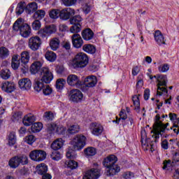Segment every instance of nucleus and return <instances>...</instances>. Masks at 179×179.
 Returning <instances> with one entry per match:
<instances>
[{
    "mask_svg": "<svg viewBox=\"0 0 179 179\" xmlns=\"http://www.w3.org/2000/svg\"><path fill=\"white\" fill-rule=\"evenodd\" d=\"M86 136L82 134L76 135L71 141L70 145L72 146V149L68 148L66 156L67 159H76V154L75 151H80L86 146Z\"/></svg>",
    "mask_w": 179,
    "mask_h": 179,
    "instance_id": "f257e3e1",
    "label": "nucleus"
},
{
    "mask_svg": "<svg viewBox=\"0 0 179 179\" xmlns=\"http://www.w3.org/2000/svg\"><path fill=\"white\" fill-rule=\"evenodd\" d=\"M13 30L15 31H19L20 36L24 38H27L31 34V28L30 25L24 22L23 18H18L13 26Z\"/></svg>",
    "mask_w": 179,
    "mask_h": 179,
    "instance_id": "f03ea898",
    "label": "nucleus"
},
{
    "mask_svg": "<svg viewBox=\"0 0 179 179\" xmlns=\"http://www.w3.org/2000/svg\"><path fill=\"white\" fill-rule=\"evenodd\" d=\"M89 64V57L86 53L79 52L74 58L69 62V66L78 69V68H85Z\"/></svg>",
    "mask_w": 179,
    "mask_h": 179,
    "instance_id": "7ed1b4c3",
    "label": "nucleus"
},
{
    "mask_svg": "<svg viewBox=\"0 0 179 179\" xmlns=\"http://www.w3.org/2000/svg\"><path fill=\"white\" fill-rule=\"evenodd\" d=\"M155 120L156 122L153 125V129L151 132L153 134V138H155V139H159V138H160V136H162V135H163V134L166 132V128H167V125H169V123L164 124L162 122H160L159 115H157L155 116Z\"/></svg>",
    "mask_w": 179,
    "mask_h": 179,
    "instance_id": "20e7f679",
    "label": "nucleus"
},
{
    "mask_svg": "<svg viewBox=\"0 0 179 179\" xmlns=\"http://www.w3.org/2000/svg\"><path fill=\"white\" fill-rule=\"evenodd\" d=\"M20 164L22 166H26V164H29V157H27V155H15L8 160V166L10 169L15 170L17 169Z\"/></svg>",
    "mask_w": 179,
    "mask_h": 179,
    "instance_id": "39448f33",
    "label": "nucleus"
},
{
    "mask_svg": "<svg viewBox=\"0 0 179 179\" xmlns=\"http://www.w3.org/2000/svg\"><path fill=\"white\" fill-rule=\"evenodd\" d=\"M157 95L163 96V94H167V89L166 88V85H167V78L164 76H159L157 78Z\"/></svg>",
    "mask_w": 179,
    "mask_h": 179,
    "instance_id": "423d86ee",
    "label": "nucleus"
},
{
    "mask_svg": "<svg viewBox=\"0 0 179 179\" xmlns=\"http://www.w3.org/2000/svg\"><path fill=\"white\" fill-rule=\"evenodd\" d=\"M29 157L34 162H43L47 158V152L41 150H34L30 152Z\"/></svg>",
    "mask_w": 179,
    "mask_h": 179,
    "instance_id": "0eeeda50",
    "label": "nucleus"
},
{
    "mask_svg": "<svg viewBox=\"0 0 179 179\" xmlns=\"http://www.w3.org/2000/svg\"><path fill=\"white\" fill-rule=\"evenodd\" d=\"M43 83H46V85H48L52 82L54 79V74L51 71H50V69L48 67H43L41 69V78H40Z\"/></svg>",
    "mask_w": 179,
    "mask_h": 179,
    "instance_id": "6e6552de",
    "label": "nucleus"
},
{
    "mask_svg": "<svg viewBox=\"0 0 179 179\" xmlns=\"http://www.w3.org/2000/svg\"><path fill=\"white\" fill-rule=\"evenodd\" d=\"M43 42L41 38L38 36L31 37L28 41V47L31 51H37L41 47Z\"/></svg>",
    "mask_w": 179,
    "mask_h": 179,
    "instance_id": "1a4fd4ad",
    "label": "nucleus"
},
{
    "mask_svg": "<svg viewBox=\"0 0 179 179\" xmlns=\"http://www.w3.org/2000/svg\"><path fill=\"white\" fill-rule=\"evenodd\" d=\"M90 129L91 131V134L95 136H100V135L103 134V131H104L103 126L97 122L91 123L90 125Z\"/></svg>",
    "mask_w": 179,
    "mask_h": 179,
    "instance_id": "9d476101",
    "label": "nucleus"
},
{
    "mask_svg": "<svg viewBox=\"0 0 179 179\" xmlns=\"http://www.w3.org/2000/svg\"><path fill=\"white\" fill-rule=\"evenodd\" d=\"M1 89L5 93H13L16 90V84L12 81H5L1 84Z\"/></svg>",
    "mask_w": 179,
    "mask_h": 179,
    "instance_id": "9b49d317",
    "label": "nucleus"
},
{
    "mask_svg": "<svg viewBox=\"0 0 179 179\" xmlns=\"http://www.w3.org/2000/svg\"><path fill=\"white\" fill-rule=\"evenodd\" d=\"M83 99V94L79 90H71L70 91V101L74 103H79Z\"/></svg>",
    "mask_w": 179,
    "mask_h": 179,
    "instance_id": "f8f14e48",
    "label": "nucleus"
},
{
    "mask_svg": "<svg viewBox=\"0 0 179 179\" xmlns=\"http://www.w3.org/2000/svg\"><path fill=\"white\" fill-rule=\"evenodd\" d=\"M66 82L69 86L79 87L80 85V79L75 74H70L67 76Z\"/></svg>",
    "mask_w": 179,
    "mask_h": 179,
    "instance_id": "ddd939ff",
    "label": "nucleus"
},
{
    "mask_svg": "<svg viewBox=\"0 0 179 179\" xmlns=\"http://www.w3.org/2000/svg\"><path fill=\"white\" fill-rule=\"evenodd\" d=\"M99 177H100V170L97 169H92L85 173L83 179H98Z\"/></svg>",
    "mask_w": 179,
    "mask_h": 179,
    "instance_id": "4468645a",
    "label": "nucleus"
},
{
    "mask_svg": "<svg viewBox=\"0 0 179 179\" xmlns=\"http://www.w3.org/2000/svg\"><path fill=\"white\" fill-rule=\"evenodd\" d=\"M18 86L21 90H30L31 89V80L29 78H22L19 80Z\"/></svg>",
    "mask_w": 179,
    "mask_h": 179,
    "instance_id": "2eb2a0df",
    "label": "nucleus"
},
{
    "mask_svg": "<svg viewBox=\"0 0 179 179\" xmlns=\"http://www.w3.org/2000/svg\"><path fill=\"white\" fill-rule=\"evenodd\" d=\"M73 15H75V10L67 8L60 10L59 17L63 20H68V19H69L71 16H73Z\"/></svg>",
    "mask_w": 179,
    "mask_h": 179,
    "instance_id": "dca6fc26",
    "label": "nucleus"
},
{
    "mask_svg": "<svg viewBox=\"0 0 179 179\" xmlns=\"http://www.w3.org/2000/svg\"><path fill=\"white\" fill-rule=\"evenodd\" d=\"M71 41L73 46L75 48H80L82 45H83V39L82 38V36H80L78 34H74L71 36Z\"/></svg>",
    "mask_w": 179,
    "mask_h": 179,
    "instance_id": "f3484780",
    "label": "nucleus"
},
{
    "mask_svg": "<svg viewBox=\"0 0 179 179\" xmlns=\"http://www.w3.org/2000/svg\"><path fill=\"white\" fill-rule=\"evenodd\" d=\"M169 118L172 122H173V128H171L173 129V132L175 134H177L178 135L179 134V117H177V114L171 113H169Z\"/></svg>",
    "mask_w": 179,
    "mask_h": 179,
    "instance_id": "a211bd4d",
    "label": "nucleus"
},
{
    "mask_svg": "<svg viewBox=\"0 0 179 179\" xmlns=\"http://www.w3.org/2000/svg\"><path fill=\"white\" fill-rule=\"evenodd\" d=\"M84 85L85 87H94L97 85V77L95 76H90L85 78Z\"/></svg>",
    "mask_w": 179,
    "mask_h": 179,
    "instance_id": "6ab92c4d",
    "label": "nucleus"
},
{
    "mask_svg": "<svg viewBox=\"0 0 179 179\" xmlns=\"http://www.w3.org/2000/svg\"><path fill=\"white\" fill-rule=\"evenodd\" d=\"M155 41L158 44V45H163V44H166V38H164V35L162 34V31L159 30H157L153 34Z\"/></svg>",
    "mask_w": 179,
    "mask_h": 179,
    "instance_id": "aec40b11",
    "label": "nucleus"
},
{
    "mask_svg": "<svg viewBox=\"0 0 179 179\" xmlns=\"http://www.w3.org/2000/svg\"><path fill=\"white\" fill-rule=\"evenodd\" d=\"M118 159H117V157L114 155H109L106 158L103 159V166L104 167H106L108 169V167L115 164L117 163V161Z\"/></svg>",
    "mask_w": 179,
    "mask_h": 179,
    "instance_id": "412c9836",
    "label": "nucleus"
},
{
    "mask_svg": "<svg viewBox=\"0 0 179 179\" xmlns=\"http://www.w3.org/2000/svg\"><path fill=\"white\" fill-rule=\"evenodd\" d=\"M64 145H65V140L59 138L55 140L52 143L50 147L53 150H59V149H62V148H64Z\"/></svg>",
    "mask_w": 179,
    "mask_h": 179,
    "instance_id": "4be33fe9",
    "label": "nucleus"
},
{
    "mask_svg": "<svg viewBox=\"0 0 179 179\" xmlns=\"http://www.w3.org/2000/svg\"><path fill=\"white\" fill-rule=\"evenodd\" d=\"M48 171V166L44 163H41L36 166V173L39 176H43Z\"/></svg>",
    "mask_w": 179,
    "mask_h": 179,
    "instance_id": "5701e85b",
    "label": "nucleus"
},
{
    "mask_svg": "<svg viewBox=\"0 0 179 179\" xmlns=\"http://www.w3.org/2000/svg\"><path fill=\"white\" fill-rule=\"evenodd\" d=\"M61 44V41L58 38H52L49 41V47L52 51H57L59 48V45Z\"/></svg>",
    "mask_w": 179,
    "mask_h": 179,
    "instance_id": "b1692460",
    "label": "nucleus"
},
{
    "mask_svg": "<svg viewBox=\"0 0 179 179\" xmlns=\"http://www.w3.org/2000/svg\"><path fill=\"white\" fill-rule=\"evenodd\" d=\"M44 86H45V85H44V82H43L39 78L34 80V89L35 92L40 93V92H42L44 88Z\"/></svg>",
    "mask_w": 179,
    "mask_h": 179,
    "instance_id": "393cba45",
    "label": "nucleus"
},
{
    "mask_svg": "<svg viewBox=\"0 0 179 179\" xmlns=\"http://www.w3.org/2000/svg\"><path fill=\"white\" fill-rule=\"evenodd\" d=\"M57 31V27L54 24L45 27L43 29L41 30V33L44 34V36H50Z\"/></svg>",
    "mask_w": 179,
    "mask_h": 179,
    "instance_id": "a878e982",
    "label": "nucleus"
},
{
    "mask_svg": "<svg viewBox=\"0 0 179 179\" xmlns=\"http://www.w3.org/2000/svg\"><path fill=\"white\" fill-rule=\"evenodd\" d=\"M36 121V117L31 114H28L22 119V122L25 127H30Z\"/></svg>",
    "mask_w": 179,
    "mask_h": 179,
    "instance_id": "bb28decb",
    "label": "nucleus"
},
{
    "mask_svg": "<svg viewBox=\"0 0 179 179\" xmlns=\"http://www.w3.org/2000/svg\"><path fill=\"white\" fill-rule=\"evenodd\" d=\"M19 66H20V58L19 57V55H14L11 59V68H13L14 71H16L17 69H19Z\"/></svg>",
    "mask_w": 179,
    "mask_h": 179,
    "instance_id": "cd10ccee",
    "label": "nucleus"
},
{
    "mask_svg": "<svg viewBox=\"0 0 179 179\" xmlns=\"http://www.w3.org/2000/svg\"><path fill=\"white\" fill-rule=\"evenodd\" d=\"M106 174L107 176H115L116 173H120V168L118 165L114 164L111 165L110 167L106 168Z\"/></svg>",
    "mask_w": 179,
    "mask_h": 179,
    "instance_id": "c85d7f7f",
    "label": "nucleus"
},
{
    "mask_svg": "<svg viewBox=\"0 0 179 179\" xmlns=\"http://www.w3.org/2000/svg\"><path fill=\"white\" fill-rule=\"evenodd\" d=\"M94 36V33H93V31H92L90 29H86L82 32V37L86 41H90V40H92Z\"/></svg>",
    "mask_w": 179,
    "mask_h": 179,
    "instance_id": "c756f323",
    "label": "nucleus"
},
{
    "mask_svg": "<svg viewBox=\"0 0 179 179\" xmlns=\"http://www.w3.org/2000/svg\"><path fill=\"white\" fill-rule=\"evenodd\" d=\"M41 66H43V64L40 62H34L30 67V72L32 74H36L41 69Z\"/></svg>",
    "mask_w": 179,
    "mask_h": 179,
    "instance_id": "7c9ffc66",
    "label": "nucleus"
},
{
    "mask_svg": "<svg viewBox=\"0 0 179 179\" xmlns=\"http://www.w3.org/2000/svg\"><path fill=\"white\" fill-rule=\"evenodd\" d=\"M20 55V61L22 64L24 65L29 64V62L30 61V53L27 51H24Z\"/></svg>",
    "mask_w": 179,
    "mask_h": 179,
    "instance_id": "2f4dec72",
    "label": "nucleus"
},
{
    "mask_svg": "<svg viewBox=\"0 0 179 179\" xmlns=\"http://www.w3.org/2000/svg\"><path fill=\"white\" fill-rule=\"evenodd\" d=\"M79 164L75 160H69L64 162V166L71 170H75L78 169Z\"/></svg>",
    "mask_w": 179,
    "mask_h": 179,
    "instance_id": "473e14b6",
    "label": "nucleus"
},
{
    "mask_svg": "<svg viewBox=\"0 0 179 179\" xmlns=\"http://www.w3.org/2000/svg\"><path fill=\"white\" fill-rule=\"evenodd\" d=\"M8 145L10 146H14L16 144V133L12 131L7 137Z\"/></svg>",
    "mask_w": 179,
    "mask_h": 179,
    "instance_id": "72a5a7b5",
    "label": "nucleus"
},
{
    "mask_svg": "<svg viewBox=\"0 0 179 179\" xmlns=\"http://www.w3.org/2000/svg\"><path fill=\"white\" fill-rule=\"evenodd\" d=\"M83 50L87 54H94L96 52V47L92 44H85L83 46Z\"/></svg>",
    "mask_w": 179,
    "mask_h": 179,
    "instance_id": "f704fd0d",
    "label": "nucleus"
},
{
    "mask_svg": "<svg viewBox=\"0 0 179 179\" xmlns=\"http://www.w3.org/2000/svg\"><path fill=\"white\" fill-rule=\"evenodd\" d=\"M43 129V123L41 122H35L31 127V131L33 134H37Z\"/></svg>",
    "mask_w": 179,
    "mask_h": 179,
    "instance_id": "c9c22d12",
    "label": "nucleus"
},
{
    "mask_svg": "<svg viewBox=\"0 0 179 179\" xmlns=\"http://www.w3.org/2000/svg\"><path fill=\"white\" fill-rule=\"evenodd\" d=\"M36 9H38V6H37V3L36 2L29 3L25 8V10L27 13L36 12Z\"/></svg>",
    "mask_w": 179,
    "mask_h": 179,
    "instance_id": "e433bc0d",
    "label": "nucleus"
},
{
    "mask_svg": "<svg viewBox=\"0 0 179 179\" xmlns=\"http://www.w3.org/2000/svg\"><path fill=\"white\" fill-rule=\"evenodd\" d=\"M45 57L47 61H49L50 62H54V61L57 59V54L52 51L48 50L45 54Z\"/></svg>",
    "mask_w": 179,
    "mask_h": 179,
    "instance_id": "4c0bfd02",
    "label": "nucleus"
},
{
    "mask_svg": "<svg viewBox=\"0 0 179 179\" xmlns=\"http://www.w3.org/2000/svg\"><path fill=\"white\" fill-rule=\"evenodd\" d=\"M80 131V127L78 124H72L71 125L69 129H67V131L71 134V135H73L75 134H78Z\"/></svg>",
    "mask_w": 179,
    "mask_h": 179,
    "instance_id": "58836bf2",
    "label": "nucleus"
},
{
    "mask_svg": "<svg viewBox=\"0 0 179 179\" xmlns=\"http://www.w3.org/2000/svg\"><path fill=\"white\" fill-rule=\"evenodd\" d=\"M84 153L85 156L90 157V156H94L97 153V150L94 148L89 147L84 150Z\"/></svg>",
    "mask_w": 179,
    "mask_h": 179,
    "instance_id": "ea45409f",
    "label": "nucleus"
},
{
    "mask_svg": "<svg viewBox=\"0 0 179 179\" xmlns=\"http://www.w3.org/2000/svg\"><path fill=\"white\" fill-rule=\"evenodd\" d=\"M53 92L54 90H52V87L48 85H45L42 89V93L44 96H51V94L53 93Z\"/></svg>",
    "mask_w": 179,
    "mask_h": 179,
    "instance_id": "a19ab883",
    "label": "nucleus"
},
{
    "mask_svg": "<svg viewBox=\"0 0 179 179\" xmlns=\"http://www.w3.org/2000/svg\"><path fill=\"white\" fill-rule=\"evenodd\" d=\"M45 17V11L44 10H38L34 14V19L36 20H41Z\"/></svg>",
    "mask_w": 179,
    "mask_h": 179,
    "instance_id": "79ce46f5",
    "label": "nucleus"
},
{
    "mask_svg": "<svg viewBox=\"0 0 179 179\" xmlns=\"http://www.w3.org/2000/svg\"><path fill=\"white\" fill-rule=\"evenodd\" d=\"M66 83V80L64 78H58L56 80V89H57V90H62V89H64L65 85Z\"/></svg>",
    "mask_w": 179,
    "mask_h": 179,
    "instance_id": "37998d69",
    "label": "nucleus"
},
{
    "mask_svg": "<svg viewBox=\"0 0 179 179\" xmlns=\"http://www.w3.org/2000/svg\"><path fill=\"white\" fill-rule=\"evenodd\" d=\"M37 141V138L33 134L28 135L24 138V142L28 145H33Z\"/></svg>",
    "mask_w": 179,
    "mask_h": 179,
    "instance_id": "c03bdc74",
    "label": "nucleus"
},
{
    "mask_svg": "<svg viewBox=\"0 0 179 179\" xmlns=\"http://www.w3.org/2000/svg\"><path fill=\"white\" fill-rule=\"evenodd\" d=\"M81 22L82 17H80V15H76L70 20L71 24H77L78 26H82Z\"/></svg>",
    "mask_w": 179,
    "mask_h": 179,
    "instance_id": "a18cd8bd",
    "label": "nucleus"
},
{
    "mask_svg": "<svg viewBox=\"0 0 179 179\" xmlns=\"http://www.w3.org/2000/svg\"><path fill=\"white\" fill-rule=\"evenodd\" d=\"M134 108L136 111H139L141 102L139 101V95H134L132 98Z\"/></svg>",
    "mask_w": 179,
    "mask_h": 179,
    "instance_id": "49530a36",
    "label": "nucleus"
},
{
    "mask_svg": "<svg viewBox=\"0 0 179 179\" xmlns=\"http://www.w3.org/2000/svg\"><path fill=\"white\" fill-rule=\"evenodd\" d=\"M43 118L45 121H52L55 118V113L52 111L45 112Z\"/></svg>",
    "mask_w": 179,
    "mask_h": 179,
    "instance_id": "de8ad7c7",
    "label": "nucleus"
},
{
    "mask_svg": "<svg viewBox=\"0 0 179 179\" xmlns=\"http://www.w3.org/2000/svg\"><path fill=\"white\" fill-rule=\"evenodd\" d=\"M9 57V50L5 47L0 48V58L3 59Z\"/></svg>",
    "mask_w": 179,
    "mask_h": 179,
    "instance_id": "09e8293b",
    "label": "nucleus"
},
{
    "mask_svg": "<svg viewBox=\"0 0 179 179\" xmlns=\"http://www.w3.org/2000/svg\"><path fill=\"white\" fill-rule=\"evenodd\" d=\"M60 15V10L59 9H52L49 12V16L51 19H58Z\"/></svg>",
    "mask_w": 179,
    "mask_h": 179,
    "instance_id": "8fccbe9b",
    "label": "nucleus"
},
{
    "mask_svg": "<svg viewBox=\"0 0 179 179\" xmlns=\"http://www.w3.org/2000/svg\"><path fill=\"white\" fill-rule=\"evenodd\" d=\"M26 4L23 2H20L17 4L15 12L17 15H22L24 12V8Z\"/></svg>",
    "mask_w": 179,
    "mask_h": 179,
    "instance_id": "3c124183",
    "label": "nucleus"
},
{
    "mask_svg": "<svg viewBox=\"0 0 179 179\" xmlns=\"http://www.w3.org/2000/svg\"><path fill=\"white\" fill-rule=\"evenodd\" d=\"M51 158L52 160L58 162V160H61V159H62V154L57 150H55L52 152Z\"/></svg>",
    "mask_w": 179,
    "mask_h": 179,
    "instance_id": "603ef678",
    "label": "nucleus"
},
{
    "mask_svg": "<svg viewBox=\"0 0 179 179\" xmlns=\"http://www.w3.org/2000/svg\"><path fill=\"white\" fill-rule=\"evenodd\" d=\"M80 30H82V25L73 24L70 28V33L78 34V33H80Z\"/></svg>",
    "mask_w": 179,
    "mask_h": 179,
    "instance_id": "864d4df0",
    "label": "nucleus"
},
{
    "mask_svg": "<svg viewBox=\"0 0 179 179\" xmlns=\"http://www.w3.org/2000/svg\"><path fill=\"white\" fill-rule=\"evenodd\" d=\"M0 75L2 79H9L10 78V71L9 69L2 70Z\"/></svg>",
    "mask_w": 179,
    "mask_h": 179,
    "instance_id": "5fc2aeb1",
    "label": "nucleus"
},
{
    "mask_svg": "<svg viewBox=\"0 0 179 179\" xmlns=\"http://www.w3.org/2000/svg\"><path fill=\"white\" fill-rule=\"evenodd\" d=\"M48 131L50 134H56L57 132V125L55 123H52L48 124Z\"/></svg>",
    "mask_w": 179,
    "mask_h": 179,
    "instance_id": "6e6d98bb",
    "label": "nucleus"
},
{
    "mask_svg": "<svg viewBox=\"0 0 179 179\" xmlns=\"http://www.w3.org/2000/svg\"><path fill=\"white\" fill-rule=\"evenodd\" d=\"M120 118H119L117 120H113V122H116V124H120V120H127V113H125V110L123 109L120 111Z\"/></svg>",
    "mask_w": 179,
    "mask_h": 179,
    "instance_id": "4d7b16f0",
    "label": "nucleus"
},
{
    "mask_svg": "<svg viewBox=\"0 0 179 179\" xmlns=\"http://www.w3.org/2000/svg\"><path fill=\"white\" fill-rule=\"evenodd\" d=\"M41 28V22L39 20H36L32 22V29L34 30H40Z\"/></svg>",
    "mask_w": 179,
    "mask_h": 179,
    "instance_id": "13d9d810",
    "label": "nucleus"
},
{
    "mask_svg": "<svg viewBox=\"0 0 179 179\" xmlns=\"http://www.w3.org/2000/svg\"><path fill=\"white\" fill-rule=\"evenodd\" d=\"M169 69H170V66L167 64H161L159 67H158V70L159 72H167V71H169Z\"/></svg>",
    "mask_w": 179,
    "mask_h": 179,
    "instance_id": "bf43d9fd",
    "label": "nucleus"
},
{
    "mask_svg": "<svg viewBox=\"0 0 179 179\" xmlns=\"http://www.w3.org/2000/svg\"><path fill=\"white\" fill-rule=\"evenodd\" d=\"M64 6H72L76 3L78 0H62Z\"/></svg>",
    "mask_w": 179,
    "mask_h": 179,
    "instance_id": "052dcab7",
    "label": "nucleus"
},
{
    "mask_svg": "<svg viewBox=\"0 0 179 179\" xmlns=\"http://www.w3.org/2000/svg\"><path fill=\"white\" fill-rule=\"evenodd\" d=\"M65 131H66V128L63 126H56V134L61 135L65 134Z\"/></svg>",
    "mask_w": 179,
    "mask_h": 179,
    "instance_id": "680f3d73",
    "label": "nucleus"
},
{
    "mask_svg": "<svg viewBox=\"0 0 179 179\" xmlns=\"http://www.w3.org/2000/svg\"><path fill=\"white\" fill-rule=\"evenodd\" d=\"M23 113L22 112H16L13 115V121H19V120L22 119V115Z\"/></svg>",
    "mask_w": 179,
    "mask_h": 179,
    "instance_id": "e2e57ef3",
    "label": "nucleus"
},
{
    "mask_svg": "<svg viewBox=\"0 0 179 179\" xmlns=\"http://www.w3.org/2000/svg\"><path fill=\"white\" fill-rule=\"evenodd\" d=\"M56 72L59 75H62V73H64V72H65V67H64L62 65L57 66Z\"/></svg>",
    "mask_w": 179,
    "mask_h": 179,
    "instance_id": "0e129e2a",
    "label": "nucleus"
},
{
    "mask_svg": "<svg viewBox=\"0 0 179 179\" xmlns=\"http://www.w3.org/2000/svg\"><path fill=\"white\" fill-rule=\"evenodd\" d=\"M164 166L162 167L163 170H169V167H171V161L165 160L163 163Z\"/></svg>",
    "mask_w": 179,
    "mask_h": 179,
    "instance_id": "69168bd1",
    "label": "nucleus"
},
{
    "mask_svg": "<svg viewBox=\"0 0 179 179\" xmlns=\"http://www.w3.org/2000/svg\"><path fill=\"white\" fill-rule=\"evenodd\" d=\"M161 146L162 149L167 150V149H169V141H167V140L166 139L162 141V142L161 143Z\"/></svg>",
    "mask_w": 179,
    "mask_h": 179,
    "instance_id": "338daca9",
    "label": "nucleus"
},
{
    "mask_svg": "<svg viewBox=\"0 0 179 179\" xmlns=\"http://www.w3.org/2000/svg\"><path fill=\"white\" fill-rule=\"evenodd\" d=\"M123 178L125 179H131L134 178V174L132 172H126L123 174Z\"/></svg>",
    "mask_w": 179,
    "mask_h": 179,
    "instance_id": "774afa93",
    "label": "nucleus"
}]
</instances>
